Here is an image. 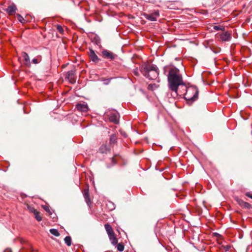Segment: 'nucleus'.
Segmentation results:
<instances>
[{
    "instance_id": "31",
    "label": "nucleus",
    "mask_w": 252,
    "mask_h": 252,
    "mask_svg": "<svg viewBox=\"0 0 252 252\" xmlns=\"http://www.w3.org/2000/svg\"><path fill=\"white\" fill-rule=\"evenodd\" d=\"M134 74L135 75H138V70H137V69H136L135 70H134Z\"/></svg>"
},
{
    "instance_id": "9",
    "label": "nucleus",
    "mask_w": 252,
    "mask_h": 252,
    "mask_svg": "<svg viewBox=\"0 0 252 252\" xmlns=\"http://www.w3.org/2000/svg\"><path fill=\"white\" fill-rule=\"evenodd\" d=\"M66 78L71 83H74L75 79L74 78V71L73 70L68 71L66 74Z\"/></svg>"
},
{
    "instance_id": "23",
    "label": "nucleus",
    "mask_w": 252,
    "mask_h": 252,
    "mask_svg": "<svg viewBox=\"0 0 252 252\" xmlns=\"http://www.w3.org/2000/svg\"><path fill=\"white\" fill-rule=\"evenodd\" d=\"M17 18L18 21L21 23H24L25 22V20L24 19V18L19 14H17Z\"/></svg>"
},
{
    "instance_id": "20",
    "label": "nucleus",
    "mask_w": 252,
    "mask_h": 252,
    "mask_svg": "<svg viewBox=\"0 0 252 252\" xmlns=\"http://www.w3.org/2000/svg\"><path fill=\"white\" fill-rule=\"evenodd\" d=\"M50 232L53 235L55 236H60V233L59 232L58 230L56 229L52 228L50 229Z\"/></svg>"
},
{
    "instance_id": "8",
    "label": "nucleus",
    "mask_w": 252,
    "mask_h": 252,
    "mask_svg": "<svg viewBox=\"0 0 252 252\" xmlns=\"http://www.w3.org/2000/svg\"><path fill=\"white\" fill-rule=\"evenodd\" d=\"M88 54L89 56L90 59L95 63H97L98 62L99 59L98 58L97 56L95 54L94 51L92 49H89V52H88Z\"/></svg>"
},
{
    "instance_id": "28",
    "label": "nucleus",
    "mask_w": 252,
    "mask_h": 252,
    "mask_svg": "<svg viewBox=\"0 0 252 252\" xmlns=\"http://www.w3.org/2000/svg\"><path fill=\"white\" fill-rule=\"evenodd\" d=\"M246 195L250 198H251V199H252V194H251L250 192H247L246 193Z\"/></svg>"
},
{
    "instance_id": "13",
    "label": "nucleus",
    "mask_w": 252,
    "mask_h": 252,
    "mask_svg": "<svg viewBox=\"0 0 252 252\" xmlns=\"http://www.w3.org/2000/svg\"><path fill=\"white\" fill-rule=\"evenodd\" d=\"M110 151L109 147L106 145H102L99 149V151L102 154H107Z\"/></svg>"
},
{
    "instance_id": "29",
    "label": "nucleus",
    "mask_w": 252,
    "mask_h": 252,
    "mask_svg": "<svg viewBox=\"0 0 252 252\" xmlns=\"http://www.w3.org/2000/svg\"><path fill=\"white\" fill-rule=\"evenodd\" d=\"M111 162H112V164L114 165L116 163V161L115 159L114 158H113L112 159H111Z\"/></svg>"
},
{
    "instance_id": "12",
    "label": "nucleus",
    "mask_w": 252,
    "mask_h": 252,
    "mask_svg": "<svg viewBox=\"0 0 252 252\" xmlns=\"http://www.w3.org/2000/svg\"><path fill=\"white\" fill-rule=\"evenodd\" d=\"M236 201L238 204L241 207L248 209L250 208L251 207V205L249 203L245 202L242 199H237Z\"/></svg>"
},
{
    "instance_id": "34",
    "label": "nucleus",
    "mask_w": 252,
    "mask_h": 252,
    "mask_svg": "<svg viewBox=\"0 0 252 252\" xmlns=\"http://www.w3.org/2000/svg\"><path fill=\"white\" fill-rule=\"evenodd\" d=\"M110 167V166H109V165H108V166H107V167H108V168H109Z\"/></svg>"
},
{
    "instance_id": "27",
    "label": "nucleus",
    "mask_w": 252,
    "mask_h": 252,
    "mask_svg": "<svg viewBox=\"0 0 252 252\" xmlns=\"http://www.w3.org/2000/svg\"><path fill=\"white\" fill-rule=\"evenodd\" d=\"M43 209L47 212L50 213V209L49 207L47 206H43Z\"/></svg>"
},
{
    "instance_id": "10",
    "label": "nucleus",
    "mask_w": 252,
    "mask_h": 252,
    "mask_svg": "<svg viewBox=\"0 0 252 252\" xmlns=\"http://www.w3.org/2000/svg\"><path fill=\"white\" fill-rule=\"evenodd\" d=\"M22 56L24 60V64L27 67H30L31 66V62H30L29 56L28 55V54L25 52H24L22 54Z\"/></svg>"
},
{
    "instance_id": "7",
    "label": "nucleus",
    "mask_w": 252,
    "mask_h": 252,
    "mask_svg": "<svg viewBox=\"0 0 252 252\" xmlns=\"http://www.w3.org/2000/svg\"><path fill=\"white\" fill-rule=\"evenodd\" d=\"M76 108L79 111L82 112H87L89 110L87 104L84 102L77 104Z\"/></svg>"
},
{
    "instance_id": "5",
    "label": "nucleus",
    "mask_w": 252,
    "mask_h": 252,
    "mask_svg": "<svg viewBox=\"0 0 252 252\" xmlns=\"http://www.w3.org/2000/svg\"><path fill=\"white\" fill-rule=\"evenodd\" d=\"M102 55L103 58L107 59H110L111 60H114L117 57V55L116 54L107 50H103L102 52Z\"/></svg>"
},
{
    "instance_id": "11",
    "label": "nucleus",
    "mask_w": 252,
    "mask_h": 252,
    "mask_svg": "<svg viewBox=\"0 0 252 252\" xmlns=\"http://www.w3.org/2000/svg\"><path fill=\"white\" fill-rule=\"evenodd\" d=\"M17 10V7L15 5L12 4L8 6L7 8L6 9V11L9 15H13L15 13L16 11Z\"/></svg>"
},
{
    "instance_id": "1",
    "label": "nucleus",
    "mask_w": 252,
    "mask_h": 252,
    "mask_svg": "<svg viewBox=\"0 0 252 252\" xmlns=\"http://www.w3.org/2000/svg\"><path fill=\"white\" fill-rule=\"evenodd\" d=\"M168 81L169 89L177 95L178 87L184 85L182 76L178 68L176 67L170 68L168 76Z\"/></svg>"
},
{
    "instance_id": "14",
    "label": "nucleus",
    "mask_w": 252,
    "mask_h": 252,
    "mask_svg": "<svg viewBox=\"0 0 252 252\" xmlns=\"http://www.w3.org/2000/svg\"><path fill=\"white\" fill-rule=\"evenodd\" d=\"M105 230H106L108 236L114 234L113 230L110 224H109L108 223L105 224Z\"/></svg>"
},
{
    "instance_id": "18",
    "label": "nucleus",
    "mask_w": 252,
    "mask_h": 252,
    "mask_svg": "<svg viewBox=\"0 0 252 252\" xmlns=\"http://www.w3.org/2000/svg\"><path fill=\"white\" fill-rule=\"evenodd\" d=\"M117 136L116 134H112L110 137V144H115L117 142Z\"/></svg>"
},
{
    "instance_id": "25",
    "label": "nucleus",
    "mask_w": 252,
    "mask_h": 252,
    "mask_svg": "<svg viewBox=\"0 0 252 252\" xmlns=\"http://www.w3.org/2000/svg\"><path fill=\"white\" fill-rule=\"evenodd\" d=\"M41 61V59L34 58L32 60V62L34 64H37Z\"/></svg>"
},
{
    "instance_id": "16",
    "label": "nucleus",
    "mask_w": 252,
    "mask_h": 252,
    "mask_svg": "<svg viewBox=\"0 0 252 252\" xmlns=\"http://www.w3.org/2000/svg\"><path fill=\"white\" fill-rule=\"evenodd\" d=\"M109 236V239L111 242V244L113 245H115L118 243V239L116 237L115 234L110 235Z\"/></svg>"
},
{
    "instance_id": "17",
    "label": "nucleus",
    "mask_w": 252,
    "mask_h": 252,
    "mask_svg": "<svg viewBox=\"0 0 252 252\" xmlns=\"http://www.w3.org/2000/svg\"><path fill=\"white\" fill-rule=\"evenodd\" d=\"M83 195L85 199L86 202L87 203H88L90 201V200L89 198V193L88 190L85 189L84 190Z\"/></svg>"
},
{
    "instance_id": "19",
    "label": "nucleus",
    "mask_w": 252,
    "mask_h": 252,
    "mask_svg": "<svg viewBox=\"0 0 252 252\" xmlns=\"http://www.w3.org/2000/svg\"><path fill=\"white\" fill-rule=\"evenodd\" d=\"M64 241L67 246H70L71 245V238L70 236H66L64 238Z\"/></svg>"
},
{
    "instance_id": "26",
    "label": "nucleus",
    "mask_w": 252,
    "mask_h": 252,
    "mask_svg": "<svg viewBox=\"0 0 252 252\" xmlns=\"http://www.w3.org/2000/svg\"><path fill=\"white\" fill-rule=\"evenodd\" d=\"M57 29L59 31V32H60L61 33L63 32V30L62 27L60 25L57 26Z\"/></svg>"
},
{
    "instance_id": "22",
    "label": "nucleus",
    "mask_w": 252,
    "mask_h": 252,
    "mask_svg": "<svg viewBox=\"0 0 252 252\" xmlns=\"http://www.w3.org/2000/svg\"><path fill=\"white\" fill-rule=\"evenodd\" d=\"M34 214L35 215L36 219L38 221H40L42 220V217L40 216L39 213L37 211L34 210Z\"/></svg>"
},
{
    "instance_id": "24",
    "label": "nucleus",
    "mask_w": 252,
    "mask_h": 252,
    "mask_svg": "<svg viewBox=\"0 0 252 252\" xmlns=\"http://www.w3.org/2000/svg\"><path fill=\"white\" fill-rule=\"evenodd\" d=\"M117 250L120 252H122L124 250V246L122 243H119L117 246Z\"/></svg>"
},
{
    "instance_id": "3",
    "label": "nucleus",
    "mask_w": 252,
    "mask_h": 252,
    "mask_svg": "<svg viewBox=\"0 0 252 252\" xmlns=\"http://www.w3.org/2000/svg\"><path fill=\"white\" fill-rule=\"evenodd\" d=\"M198 96V91L195 88H189L187 90L185 97L189 101H193L195 100Z\"/></svg>"
},
{
    "instance_id": "15",
    "label": "nucleus",
    "mask_w": 252,
    "mask_h": 252,
    "mask_svg": "<svg viewBox=\"0 0 252 252\" xmlns=\"http://www.w3.org/2000/svg\"><path fill=\"white\" fill-rule=\"evenodd\" d=\"M109 120L115 124H117L118 123L117 115L116 114H111L109 116Z\"/></svg>"
},
{
    "instance_id": "2",
    "label": "nucleus",
    "mask_w": 252,
    "mask_h": 252,
    "mask_svg": "<svg viewBox=\"0 0 252 252\" xmlns=\"http://www.w3.org/2000/svg\"><path fill=\"white\" fill-rule=\"evenodd\" d=\"M142 74L150 80H156L158 76V68L154 64L144 63L140 67Z\"/></svg>"
},
{
    "instance_id": "30",
    "label": "nucleus",
    "mask_w": 252,
    "mask_h": 252,
    "mask_svg": "<svg viewBox=\"0 0 252 252\" xmlns=\"http://www.w3.org/2000/svg\"><path fill=\"white\" fill-rule=\"evenodd\" d=\"M230 248V247L229 246H226L225 247V251H227L229 250V248Z\"/></svg>"
},
{
    "instance_id": "33",
    "label": "nucleus",
    "mask_w": 252,
    "mask_h": 252,
    "mask_svg": "<svg viewBox=\"0 0 252 252\" xmlns=\"http://www.w3.org/2000/svg\"><path fill=\"white\" fill-rule=\"evenodd\" d=\"M105 84H108V82H106V83H105Z\"/></svg>"
},
{
    "instance_id": "21",
    "label": "nucleus",
    "mask_w": 252,
    "mask_h": 252,
    "mask_svg": "<svg viewBox=\"0 0 252 252\" xmlns=\"http://www.w3.org/2000/svg\"><path fill=\"white\" fill-rule=\"evenodd\" d=\"M213 29L216 31H224L225 30V27L222 26H214L213 27Z\"/></svg>"
},
{
    "instance_id": "32",
    "label": "nucleus",
    "mask_w": 252,
    "mask_h": 252,
    "mask_svg": "<svg viewBox=\"0 0 252 252\" xmlns=\"http://www.w3.org/2000/svg\"><path fill=\"white\" fill-rule=\"evenodd\" d=\"M111 79H110L108 80V82L109 83L110 82V80H111Z\"/></svg>"
},
{
    "instance_id": "4",
    "label": "nucleus",
    "mask_w": 252,
    "mask_h": 252,
    "mask_svg": "<svg viewBox=\"0 0 252 252\" xmlns=\"http://www.w3.org/2000/svg\"><path fill=\"white\" fill-rule=\"evenodd\" d=\"M143 15L146 19L151 21H155L159 16V13L158 11H156L151 14L144 13Z\"/></svg>"
},
{
    "instance_id": "6",
    "label": "nucleus",
    "mask_w": 252,
    "mask_h": 252,
    "mask_svg": "<svg viewBox=\"0 0 252 252\" xmlns=\"http://www.w3.org/2000/svg\"><path fill=\"white\" fill-rule=\"evenodd\" d=\"M220 39L222 41H229L231 39V33L229 32H225L220 34Z\"/></svg>"
}]
</instances>
